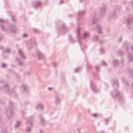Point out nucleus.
<instances>
[{"instance_id": "obj_1", "label": "nucleus", "mask_w": 133, "mask_h": 133, "mask_svg": "<svg viewBox=\"0 0 133 133\" xmlns=\"http://www.w3.org/2000/svg\"><path fill=\"white\" fill-rule=\"evenodd\" d=\"M34 118V116H31L29 117V119L25 123L26 126H27L29 124L30 125V127H27L26 129V131L27 132L29 133L32 130L31 126L33 125V123L32 122V119Z\"/></svg>"}, {"instance_id": "obj_2", "label": "nucleus", "mask_w": 133, "mask_h": 133, "mask_svg": "<svg viewBox=\"0 0 133 133\" xmlns=\"http://www.w3.org/2000/svg\"><path fill=\"white\" fill-rule=\"evenodd\" d=\"M118 82L116 80L114 81V83L113 85V87L114 88V91L111 93L112 96L114 97H118V95H119V93L118 91L115 89L118 86Z\"/></svg>"}, {"instance_id": "obj_3", "label": "nucleus", "mask_w": 133, "mask_h": 133, "mask_svg": "<svg viewBox=\"0 0 133 133\" xmlns=\"http://www.w3.org/2000/svg\"><path fill=\"white\" fill-rule=\"evenodd\" d=\"M0 87L5 90L6 92H9V87L7 84H6L3 81L0 82Z\"/></svg>"}, {"instance_id": "obj_4", "label": "nucleus", "mask_w": 133, "mask_h": 133, "mask_svg": "<svg viewBox=\"0 0 133 133\" xmlns=\"http://www.w3.org/2000/svg\"><path fill=\"white\" fill-rule=\"evenodd\" d=\"M6 115L9 118L11 117L13 115V112L11 109H9L6 112Z\"/></svg>"}, {"instance_id": "obj_5", "label": "nucleus", "mask_w": 133, "mask_h": 133, "mask_svg": "<svg viewBox=\"0 0 133 133\" xmlns=\"http://www.w3.org/2000/svg\"><path fill=\"white\" fill-rule=\"evenodd\" d=\"M105 6L101 8L100 9L99 17H102L105 13Z\"/></svg>"}, {"instance_id": "obj_6", "label": "nucleus", "mask_w": 133, "mask_h": 133, "mask_svg": "<svg viewBox=\"0 0 133 133\" xmlns=\"http://www.w3.org/2000/svg\"><path fill=\"white\" fill-rule=\"evenodd\" d=\"M18 53L20 55L22 59H26V56L24 54L23 52V50L21 49H18Z\"/></svg>"}, {"instance_id": "obj_7", "label": "nucleus", "mask_w": 133, "mask_h": 133, "mask_svg": "<svg viewBox=\"0 0 133 133\" xmlns=\"http://www.w3.org/2000/svg\"><path fill=\"white\" fill-rule=\"evenodd\" d=\"M37 53L38 55V58L39 60L42 59L44 57L43 55L39 50H37Z\"/></svg>"}, {"instance_id": "obj_8", "label": "nucleus", "mask_w": 133, "mask_h": 133, "mask_svg": "<svg viewBox=\"0 0 133 133\" xmlns=\"http://www.w3.org/2000/svg\"><path fill=\"white\" fill-rule=\"evenodd\" d=\"M36 108L37 109H39L40 110H43L44 108L43 106L41 103L39 104L36 105Z\"/></svg>"}, {"instance_id": "obj_9", "label": "nucleus", "mask_w": 133, "mask_h": 133, "mask_svg": "<svg viewBox=\"0 0 133 133\" xmlns=\"http://www.w3.org/2000/svg\"><path fill=\"white\" fill-rule=\"evenodd\" d=\"M9 29L12 32H15L17 30V28L14 25H10L9 27Z\"/></svg>"}, {"instance_id": "obj_10", "label": "nucleus", "mask_w": 133, "mask_h": 133, "mask_svg": "<svg viewBox=\"0 0 133 133\" xmlns=\"http://www.w3.org/2000/svg\"><path fill=\"white\" fill-rule=\"evenodd\" d=\"M91 90L95 93L97 92L98 90H97L96 88L95 85L93 84H91Z\"/></svg>"}, {"instance_id": "obj_11", "label": "nucleus", "mask_w": 133, "mask_h": 133, "mask_svg": "<svg viewBox=\"0 0 133 133\" xmlns=\"http://www.w3.org/2000/svg\"><path fill=\"white\" fill-rule=\"evenodd\" d=\"M133 61V55L129 54L128 55V62L130 63Z\"/></svg>"}, {"instance_id": "obj_12", "label": "nucleus", "mask_w": 133, "mask_h": 133, "mask_svg": "<svg viewBox=\"0 0 133 133\" xmlns=\"http://www.w3.org/2000/svg\"><path fill=\"white\" fill-rule=\"evenodd\" d=\"M41 4L42 3L41 2L38 1L34 4L33 7L35 8H37L40 6Z\"/></svg>"}, {"instance_id": "obj_13", "label": "nucleus", "mask_w": 133, "mask_h": 133, "mask_svg": "<svg viewBox=\"0 0 133 133\" xmlns=\"http://www.w3.org/2000/svg\"><path fill=\"white\" fill-rule=\"evenodd\" d=\"M113 63L114 66L115 67H117L118 66V62L117 60L114 59L113 60Z\"/></svg>"}, {"instance_id": "obj_14", "label": "nucleus", "mask_w": 133, "mask_h": 133, "mask_svg": "<svg viewBox=\"0 0 133 133\" xmlns=\"http://www.w3.org/2000/svg\"><path fill=\"white\" fill-rule=\"evenodd\" d=\"M22 122L21 121H18L16 122V124L15 125V128L16 129L18 128L20 126Z\"/></svg>"}, {"instance_id": "obj_15", "label": "nucleus", "mask_w": 133, "mask_h": 133, "mask_svg": "<svg viewBox=\"0 0 133 133\" xmlns=\"http://www.w3.org/2000/svg\"><path fill=\"white\" fill-rule=\"evenodd\" d=\"M97 32L99 34H102V33L101 31V26L99 25H98L97 26Z\"/></svg>"}, {"instance_id": "obj_16", "label": "nucleus", "mask_w": 133, "mask_h": 133, "mask_svg": "<svg viewBox=\"0 0 133 133\" xmlns=\"http://www.w3.org/2000/svg\"><path fill=\"white\" fill-rule=\"evenodd\" d=\"M98 36L97 35H95L93 37V40L94 41L97 42L98 41Z\"/></svg>"}, {"instance_id": "obj_17", "label": "nucleus", "mask_w": 133, "mask_h": 133, "mask_svg": "<svg viewBox=\"0 0 133 133\" xmlns=\"http://www.w3.org/2000/svg\"><path fill=\"white\" fill-rule=\"evenodd\" d=\"M90 36V34L88 32H85L84 34L83 38L85 39L88 37Z\"/></svg>"}, {"instance_id": "obj_18", "label": "nucleus", "mask_w": 133, "mask_h": 133, "mask_svg": "<svg viewBox=\"0 0 133 133\" xmlns=\"http://www.w3.org/2000/svg\"><path fill=\"white\" fill-rule=\"evenodd\" d=\"M16 61L18 62L19 64L20 65H23V62H21L20 59L18 58H16Z\"/></svg>"}, {"instance_id": "obj_19", "label": "nucleus", "mask_w": 133, "mask_h": 133, "mask_svg": "<svg viewBox=\"0 0 133 133\" xmlns=\"http://www.w3.org/2000/svg\"><path fill=\"white\" fill-rule=\"evenodd\" d=\"M123 47L125 49H127L128 48V43L127 42L124 43L123 45Z\"/></svg>"}, {"instance_id": "obj_20", "label": "nucleus", "mask_w": 133, "mask_h": 133, "mask_svg": "<svg viewBox=\"0 0 133 133\" xmlns=\"http://www.w3.org/2000/svg\"><path fill=\"white\" fill-rule=\"evenodd\" d=\"M40 124L41 125L43 124L45 122V120L43 117H41L40 119Z\"/></svg>"}, {"instance_id": "obj_21", "label": "nucleus", "mask_w": 133, "mask_h": 133, "mask_svg": "<svg viewBox=\"0 0 133 133\" xmlns=\"http://www.w3.org/2000/svg\"><path fill=\"white\" fill-rule=\"evenodd\" d=\"M26 88V86L25 85H23L21 87V89L23 90L24 91H25Z\"/></svg>"}, {"instance_id": "obj_22", "label": "nucleus", "mask_w": 133, "mask_h": 133, "mask_svg": "<svg viewBox=\"0 0 133 133\" xmlns=\"http://www.w3.org/2000/svg\"><path fill=\"white\" fill-rule=\"evenodd\" d=\"M84 11H79L78 13V14L79 16L82 15L84 13Z\"/></svg>"}, {"instance_id": "obj_23", "label": "nucleus", "mask_w": 133, "mask_h": 133, "mask_svg": "<svg viewBox=\"0 0 133 133\" xmlns=\"http://www.w3.org/2000/svg\"><path fill=\"white\" fill-rule=\"evenodd\" d=\"M127 23L129 24H130L132 22V21L131 19L130 18H128L127 20Z\"/></svg>"}, {"instance_id": "obj_24", "label": "nucleus", "mask_w": 133, "mask_h": 133, "mask_svg": "<svg viewBox=\"0 0 133 133\" xmlns=\"http://www.w3.org/2000/svg\"><path fill=\"white\" fill-rule=\"evenodd\" d=\"M11 50L9 48L6 49L5 50L4 52H6V53H9L11 52Z\"/></svg>"}, {"instance_id": "obj_25", "label": "nucleus", "mask_w": 133, "mask_h": 133, "mask_svg": "<svg viewBox=\"0 0 133 133\" xmlns=\"http://www.w3.org/2000/svg\"><path fill=\"white\" fill-rule=\"evenodd\" d=\"M69 39L71 42H74V39H73L70 36L69 37Z\"/></svg>"}, {"instance_id": "obj_26", "label": "nucleus", "mask_w": 133, "mask_h": 133, "mask_svg": "<svg viewBox=\"0 0 133 133\" xmlns=\"http://www.w3.org/2000/svg\"><path fill=\"white\" fill-rule=\"evenodd\" d=\"M7 66V64H6L3 63L1 65V67L3 68H5Z\"/></svg>"}, {"instance_id": "obj_27", "label": "nucleus", "mask_w": 133, "mask_h": 133, "mask_svg": "<svg viewBox=\"0 0 133 133\" xmlns=\"http://www.w3.org/2000/svg\"><path fill=\"white\" fill-rule=\"evenodd\" d=\"M80 30L79 28H78L77 30V32L78 34L77 37H78V36L80 35Z\"/></svg>"}, {"instance_id": "obj_28", "label": "nucleus", "mask_w": 133, "mask_h": 133, "mask_svg": "<svg viewBox=\"0 0 133 133\" xmlns=\"http://www.w3.org/2000/svg\"><path fill=\"white\" fill-rule=\"evenodd\" d=\"M1 26L2 30L3 31H5L6 29V28L5 26H4L3 25H1Z\"/></svg>"}, {"instance_id": "obj_29", "label": "nucleus", "mask_w": 133, "mask_h": 133, "mask_svg": "<svg viewBox=\"0 0 133 133\" xmlns=\"http://www.w3.org/2000/svg\"><path fill=\"white\" fill-rule=\"evenodd\" d=\"M105 51L104 49L103 48H101L100 49V52L101 53L103 54L104 53Z\"/></svg>"}, {"instance_id": "obj_30", "label": "nucleus", "mask_w": 133, "mask_h": 133, "mask_svg": "<svg viewBox=\"0 0 133 133\" xmlns=\"http://www.w3.org/2000/svg\"><path fill=\"white\" fill-rule=\"evenodd\" d=\"M9 105L10 107H13V104L11 101H10L9 102Z\"/></svg>"}, {"instance_id": "obj_31", "label": "nucleus", "mask_w": 133, "mask_h": 133, "mask_svg": "<svg viewBox=\"0 0 133 133\" xmlns=\"http://www.w3.org/2000/svg\"><path fill=\"white\" fill-rule=\"evenodd\" d=\"M13 21L14 22H16V20L15 19V17L14 16H12L11 17Z\"/></svg>"}, {"instance_id": "obj_32", "label": "nucleus", "mask_w": 133, "mask_h": 133, "mask_svg": "<svg viewBox=\"0 0 133 133\" xmlns=\"http://www.w3.org/2000/svg\"><path fill=\"white\" fill-rule=\"evenodd\" d=\"M60 101V100L59 98H57L56 99L55 102L56 103H58Z\"/></svg>"}, {"instance_id": "obj_33", "label": "nucleus", "mask_w": 133, "mask_h": 133, "mask_svg": "<svg viewBox=\"0 0 133 133\" xmlns=\"http://www.w3.org/2000/svg\"><path fill=\"white\" fill-rule=\"evenodd\" d=\"M23 36L24 37H26L28 36V35L26 33H24L23 35Z\"/></svg>"}, {"instance_id": "obj_34", "label": "nucleus", "mask_w": 133, "mask_h": 133, "mask_svg": "<svg viewBox=\"0 0 133 133\" xmlns=\"http://www.w3.org/2000/svg\"><path fill=\"white\" fill-rule=\"evenodd\" d=\"M118 54H119V55H121L123 54V52L122 51L119 50L118 51Z\"/></svg>"}, {"instance_id": "obj_35", "label": "nucleus", "mask_w": 133, "mask_h": 133, "mask_svg": "<svg viewBox=\"0 0 133 133\" xmlns=\"http://www.w3.org/2000/svg\"><path fill=\"white\" fill-rule=\"evenodd\" d=\"M122 38L121 37H120L118 38V42H120L122 40Z\"/></svg>"}, {"instance_id": "obj_36", "label": "nucleus", "mask_w": 133, "mask_h": 133, "mask_svg": "<svg viewBox=\"0 0 133 133\" xmlns=\"http://www.w3.org/2000/svg\"><path fill=\"white\" fill-rule=\"evenodd\" d=\"M102 64L104 65H105L107 64V63L104 61H103L102 62Z\"/></svg>"}, {"instance_id": "obj_37", "label": "nucleus", "mask_w": 133, "mask_h": 133, "mask_svg": "<svg viewBox=\"0 0 133 133\" xmlns=\"http://www.w3.org/2000/svg\"><path fill=\"white\" fill-rule=\"evenodd\" d=\"M96 70L97 71H99V67L98 66H96L95 68Z\"/></svg>"}, {"instance_id": "obj_38", "label": "nucleus", "mask_w": 133, "mask_h": 133, "mask_svg": "<svg viewBox=\"0 0 133 133\" xmlns=\"http://www.w3.org/2000/svg\"><path fill=\"white\" fill-rule=\"evenodd\" d=\"M92 116L94 117H96L97 116V114H93Z\"/></svg>"}, {"instance_id": "obj_39", "label": "nucleus", "mask_w": 133, "mask_h": 133, "mask_svg": "<svg viewBox=\"0 0 133 133\" xmlns=\"http://www.w3.org/2000/svg\"><path fill=\"white\" fill-rule=\"evenodd\" d=\"M53 65L54 66H55L57 65V64L55 62H54L53 63Z\"/></svg>"}, {"instance_id": "obj_40", "label": "nucleus", "mask_w": 133, "mask_h": 133, "mask_svg": "<svg viewBox=\"0 0 133 133\" xmlns=\"http://www.w3.org/2000/svg\"><path fill=\"white\" fill-rule=\"evenodd\" d=\"M21 113L23 115L25 114V113L24 111H22L21 112Z\"/></svg>"}, {"instance_id": "obj_41", "label": "nucleus", "mask_w": 133, "mask_h": 133, "mask_svg": "<svg viewBox=\"0 0 133 133\" xmlns=\"http://www.w3.org/2000/svg\"><path fill=\"white\" fill-rule=\"evenodd\" d=\"M108 119H106L105 120V122L106 124H107L108 123Z\"/></svg>"}, {"instance_id": "obj_42", "label": "nucleus", "mask_w": 133, "mask_h": 133, "mask_svg": "<svg viewBox=\"0 0 133 133\" xmlns=\"http://www.w3.org/2000/svg\"><path fill=\"white\" fill-rule=\"evenodd\" d=\"M43 130H40V133H43Z\"/></svg>"}, {"instance_id": "obj_43", "label": "nucleus", "mask_w": 133, "mask_h": 133, "mask_svg": "<svg viewBox=\"0 0 133 133\" xmlns=\"http://www.w3.org/2000/svg\"><path fill=\"white\" fill-rule=\"evenodd\" d=\"M115 14V12H113V15L112 16V17L114 18H115L116 17V16H115L114 15Z\"/></svg>"}, {"instance_id": "obj_44", "label": "nucleus", "mask_w": 133, "mask_h": 133, "mask_svg": "<svg viewBox=\"0 0 133 133\" xmlns=\"http://www.w3.org/2000/svg\"><path fill=\"white\" fill-rule=\"evenodd\" d=\"M78 68H76L75 69V72H77L78 71Z\"/></svg>"}, {"instance_id": "obj_45", "label": "nucleus", "mask_w": 133, "mask_h": 133, "mask_svg": "<svg viewBox=\"0 0 133 133\" xmlns=\"http://www.w3.org/2000/svg\"><path fill=\"white\" fill-rule=\"evenodd\" d=\"M4 21H3L2 19L0 18V22H4Z\"/></svg>"}, {"instance_id": "obj_46", "label": "nucleus", "mask_w": 133, "mask_h": 133, "mask_svg": "<svg viewBox=\"0 0 133 133\" xmlns=\"http://www.w3.org/2000/svg\"><path fill=\"white\" fill-rule=\"evenodd\" d=\"M100 42L101 44H102L104 42L103 40H101L100 41Z\"/></svg>"}, {"instance_id": "obj_47", "label": "nucleus", "mask_w": 133, "mask_h": 133, "mask_svg": "<svg viewBox=\"0 0 133 133\" xmlns=\"http://www.w3.org/2000/svg\"><path fill=\"white\" fill-rule=\"evenodd\" d=\"M95 19H94L93 20V23H92V24H94L95 23Z\"/></svg>"}, {"instance_id": "obj_48", "label": "nucleus", "mask_w": 133, "mask_h": 133, "mask_svg": "<svg viewBox=\"0 0 133 133\" xmlns=\"http://www.w3.org/2000/svg\"><path fill=\"white\" fill-rule=\"evenodd\" d=\"M130 5H132L133 7V1L130 3Z\"/></svg>"}, {"instance_id": "obj_49", "label": "nucleus", "mask_w": 133, "mask_h": 133, "mask_svg": "<svg viewBox=\"0 0 133 133\" xmlns=\"http://www.w3.org/2000/svg\"><path fill=\"white\" fill-rule=\"evenodd\" d=\"M63 3V0H62L60 2V3L61 4Z\"/></svg>"}, {"instance_id": "obj_50", "label": "nucleus", "mask_w": 133, "mask_h": 133, "mask_svg": "<svg viewBox=\"0 0 133 133\" xmlns=\"http://www.w3.org/2000/svg\"><path fill=\"white\" fill-rule=\"evenodd\" d=\"M52 88H49L48 89L49 90H51Z\"/></svg>"}, {"instance_id": "obj_51", "label": "nucleus", "mask_w": 133, "mask_h": 133, "mask_svg": "<svg viewBox=\"0 0 133 133\" xmlns=\"http://www.w3.org/2000/svg\"><path fill=\"white\" fill-rule=\"evenodd\" d=\"M3 133H7L6 131H5L3 132Z\"/></svg>"}, {"instance_id": "obj_52", "label": "nucleus", "mask_w": 133, "mask_h": 133, "mask_svg": "<svg viewBox=\"0 0 133 133\" xmlns=\"http://www.w3.org/2000/svg\"><path fill=\"white\" fill-rule=\"evenodd\" d=\"M131 49L132 50H133V45L132 46Z\"/></svg>"}, {"instance_id": "obj_53", "label": "nucleus", "mask_w": 133, "mask_h": 133, "mask_svg": "<svg viewBox=\"0 0 133 133\" xmlns=\"http://www.w3.org/2000/svg\"><path fill=\"white\" fill-rule=\"evenodd\" d=\"M124 77H122V81H123V80H124Z\"/></svg>"}, {"instance_id": "obj_54", "label": "nucleus", "mask_w": 133, "mask_h": 133, "mask_svg": "<svg viewBox=\"0 0 133 133\" xmlns=\"http://www.w3.org/2000/svg\"><path fill=\"white\" fill-rule=\"evenodd\" d=\"M83 0H80L79 1V2H80V3Z\"/></svg>"}, {"instance_id": "obj_55", "label": "nucleus", "mask_w": 133, "mask_h": 133, "mask_svg": "<svg viewBox=\"0 0 133 133\" xmlns=\"http://www.w3.org/2000/svg\"><path fill=\"white\" fill-rule=\"evenodd\" d=\"M132 87L133 88V82L132 83Z\"/></svg>"}, {"instance_id": "obj_56", "label": "nucleus", "mask_w": 133, "mask_h": 133, "mask_svg": "<svg viewBox=\"0 0 133 133\" xmlns=\"http://www.w3.org/2000/svg\"><path fill=\"white\" fill-rule=\"evenodd\" d=\"M78 133H80V131L79 130H78Z\"/></svg>"}, {"instance_id": "obj_57", "label": "nucleus", "mask_w": 133, "mask_h": 133, "mask_svg": "<svg viewBox=\"0 0 133 133\" xmlns=\"http://www.w3.org/2000/svg\"><path fill=\"white\" fill-rule=\"evenodd\" d=\"M126 83H127V84H128V82H127Z\"/></svg>"}, {"instance_id": "obj_58", "label": "nucleus", "mask_w": 133, "mask_h": 133, "mask_svg": "<svg viewBox=\"0 0 133 133\" xmlns=\"http://www.w3.org/2000/svg\"><path fill=\"white\" fill-rule=\"evenodd\" d=\"M102 132H103V133H104L102 131Z\"/></svg>"}, {"instance_id": "obj_59", "label": "nucleus", "mask_w": 133, "mask_h": 133, "mask_svg": "<svg viewBox=\"0 0 133 133\" xmlns=\"http://www.w3.org/2000/svg\"><path fill=\"white\" fill-rule=\"evenodd\" d=\"M24 119H26V118H24Z\"/></svg>"}]
</instances>
